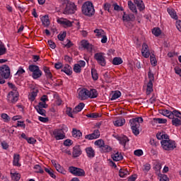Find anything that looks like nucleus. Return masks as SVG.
<instances>
[{"label":"nucleus","mask_w":181,"mask_h":181,"mask_svg":"<svg viewBox=\"0 0 181 181\" xmlns=\"http://www.w3.org/2000/svg\"><path fill=\"white\" fill-rule=\"evenodd\" d=\"M1 118L4 120V122H9L11 121V117L6 113L1 114Z\"/></svg>","instance_id":"nucleus-51"},{"label":"nucleus","mask_w":181,"mask_h":181,"mask_svg":"<svg viewBox=\"0 0 181 181\" xmlns=\"http://www.w3.org/2000/svg\"><path fill=\"white\" fill-rule=\"evenodd\" d=\"M23 73H25V69H23V68H22L21 66H20L18 68V70L16 72V75L17 76H22V74H23Z\"/></svg>","instance_id":"nucleus-60"},{"label":"nucleus","mask_w":181,"mask_h":181,"mask_svg":"<svg viewBox=\"0 0 181 181\" xmlns=\"http://www.w3.org/2000/svg\"><path fill=\"white\" fill-rule=\"evenodd\" d=\"M112 158L115 162H119V160H122L124 159V157L122 156V154L119 152H117L115 153L112 154Z\"/></svg>","instance_id":"nucleus-23"},{"label":"nucleus","mask_w":181,"mask_h":181,"mask_svg":"<svg viewBox=\"0 0 181 181\" xmlns=\"http://www.w3.org/2000/svg\"><path fill=\"white\" fill-rule=\"evenodd\" d=\"M160 144L164 151H173L176 148V141L170 139L161 141Z\"/></svg>","instance_id":"nucleus-3"},{"label":"nucleus","mask_w":181,"mask_h":181,"mask_svg":"<svg viewBox=\"0 0 181 181\" xmlns=\"http://www.w3.org/2000/svg\"><path fill=\"white\" fill-rule=\"evenodd\" d=\"M167 12L169 13L170 16H171L173 19H175V21H177L179 19V17L177 16V14H176V11H175V9L172 8H167Z\"/></svg>","instance_id":"nucleus-21"},{"label":"nucleus","mask_w":181,"mask_h":181,"mask_svg":"<svg viewBox=\"0 0 181 181\" xmlns=\"http://www.w3.org/2000/svg\"><path fill=\"white\" fill-rule=\"evenodd\" d=\"M48 105L45 102H39L38 105L35 107L36 111L40 115L46 117V110L43 108H47Z\"/></svg>","instance_id":"nucleus-9"},{"label":"nucleus","mask_w":181,"mask_h":181,"mask_svg":"<svg viewBox=\"0 0 181 181\" xmlns=\"http://www.w3.org/2000/svg\"><path fill=\"white\" fill-rule=\"evenodd\" d=\"M135 156H142L144 155V151L141 149H138L134 151Z\"/></svg>","instance_id":"nucleus-58"},{"label":"nucleus","mask_w":181,"mask_h":181,"mask_svg":"<svg viewBox=\"0 0 181 181\" xmlns=\"http://www.w3.org/2000/svg\"><path fill=\"white\" fill-rule=\"evenodd\" d=\"M66 115L70 117L71 118H74V117L73 116V112H71V107H67L66 109Z\"/></svg>","instance_id":"nucleus-62"},{"label":"nucleus","mask_w":181,"mask_h":181,"mask_svg":"<svg viewBox=\"0 0 181 181\" xmlns=\"http://www.w3.org/2000/svg\"><path fill=\"white\" fill-rule=\"evenodd\" d=\"M10 175H11V177L12 180H14V181L21 180V174L18 173V172L11 170L10 173Z\"/></svg>","instance_id":"nucleus-26"},{"label":"nucleus","mask_w":181,"mask_h":181,"mask_svg":"<svg viewBox=\"0 0 181 181\" xmlns=\"http://www.w3.org/2000/svg\"><path fill=\"white\" fill-rule=\"evenodd\" d=\"M129 173L128 170L124 169V168H121L119 171V176L120 177H127V176H128Z\"/></svg>","instance_id":"nucleus-43"},{"label":"nucleus","mask_w":181,"mask_h":181,"mask_svg":"<svg viewBox=\"0 0 181 181\" xmlns=\"http://www.w3.org/2000/svg\"><path fill=\"white\" fill-rule=\"evenodd\" d=\"M153 91V83L148 81L146 86V95H151V93Z\"/></svg>","instance_id":"nucleus-30"},{"label":"nucleus","mask_w":181,"mask_h":181,"mask_svg":"<svg viewBox=\"0 0 181 181\" xmlns=\"http://www.w3.org/2000/svg\"><path fill=\"white\" fill-rule=\"evenodd\" d=\"M68 170L69 173H71V175H73L74 176H78L81 177L83 176H86V171L77 167L70 166L69 167Z\"/></svg>","instance_id":"nucleus-7"},{"label":"nucleus","mask_w":181,"mask_h":181,"mask_svg":"<svg viewBox=\"0 0 181 181\" xmlns=\"http://www.w3.org/2000/svg\"><path fill=\"white\" fill-rule=\"evenodd\" d=\"M43 71L45 74L47 78H49V80H52V78H53V75L52 74V71H50V68L47 66H44Z\"/></svg>","instance_id":"nucleus-28"},{"label":"nucleus","mask_w":181,"mask_h":181,"mask_svg":"<svg viewBox=\"0 0 181 181\" xmlns=\"http://www.w3.org/2000/svg\"><path fill=\"white\" fill-rule=\"evenodd\" d=\"M100 130L96 129L94 130V132L90 134H88L85 136V139H88V141H92V139H97L98 138H100Z\"/></svg>","instance_id":"nucleus-15"},{"label":"nucleus","mask_w":181,"mask_h":181,"mask_svg":"<svg viewBox=\"0 0 181 181\" xmlns=\"http://www.w3.org/2000/svg\"><path fill=\"white\" fill-rule=\"evenodd\" d=\"M163 115H165V117H168V118L170 119V115H172V111H170L168 110H164L162 112Z\"/></svg>","instance_id":"nucleus-55"},{"label":"nucleus","mask_w":181,"mask_h":181,"mask_svg":"<svg viewBox=\"0 0 181 181\" xmlns=\"http://www.w3.org/2000/svg\"><path fill=\"white\" fill-rule=\"evenodd\" d=\"M62 71L67 74V76H71L73 74V69L69 64H65Z\"/></svg>","instance_id":"nucleus-20"},{"label":"nucleus","mask_w":181,"mask_h":181,"mask_svg":"<svg viewBox=\"0 0 181 181\" xmlns=\"http://www.w3.org/2000/svg\"><path fill=\"white\" fill-rule=\"evenodd\" d=\"M158 176L160 177V181H169V177H168V175L165 174H158Z\"/></svg>","instance_id":"nucleus-52"},{"label":"nucleus","mask_w":181,"mask_h":181,"mask_svg":"<svg viewBox=\"0 0 181 181\" xmlns=\"http://www.w3.org/2000/svg\"><path fill=\"white\" fill-rule=\"evenodd\" d=\"M117 139L119 141V144H121V145H123V146H125V145H127V142H129V139L127 136H120L117 138Z\"/></svg>","instance_id":"nucleus-29"},{"label":"nucleus","mask_w":181,"mask_h":181,"mask_svg":"<svg viewBox=\"0 0 181 181\" xmlns=\"http://www.w3.org/2000/svg\"><path fill=\"white\" fill-rule=\"evenodd\" d=\"M76 11H77V6L73 2H68L64 6L63 13L64 15H72L76 13Z\"/></svg>","instance_id":"nucleus-4"},{"label":"nucleus","mask_w":181,"mask_h":181,"mask_svg":"<svg viewBox=\"0 0 181 181\" xmlns=\"http://www.w3.org/2000/svg\"><path fill=\"white\" fill-rule=\"evenodd\" d=\"M54 168L56 170L59 172V173H62V175H66L67 173V171L64 170V168L59 163H54Z\"/></svg>","instance_id":"nucleus-27"},{"label":"nucleus","mask_w":181,"mask_h":181,"mask_svg":"<svg viewBox=\"0 0 181 181\" xmlns=\"http://www.w3.org/2000/svg\"><path fill=\"white\" fill-rule=\"evenodd\" d=\"M34 169L35 170L36 173H45L43 169H42V167L39 165H35Z\"/></svg>","instance_id":"nucleus-50"},{"label":"nucleus","mask_w":181,"mask_h":181,"mask_svg":"<svg viewBox=\"0 0 181 181\" xmlns=\"http://www.w3.org/2000/svg\"><path fill=\"white\" fill-rule=\"evenodd\" d=\"M37 93H39V90L37 89H33V91L28 95V99L30 101L33 103V101H35L36 97H37Z\"/></svg>","instance_id":"nucleus-22"},{"label":"nucleus","mask_w":181,"mask_h":181,"mask_svg":"<svg viewBox=\"0 0 181 181\" xmlns=\"http://www.w3.org/2000/svg\"><path fill=\"white\" fill-rule=\"evenodd\" d=\"M128 6H129L130 11H132V12H133L134 13H136V14L138 13V10H136V6H135V4H134L132 1H128Z\"/></svg>","instance_id":"nucleus-36"},{"label":"nucleus","mask_w":181,"mask_h":181,"mask_svg":"<svg viewBox=\"0 0 181 181\" xmlns=\"http://www.w3.org/2000/svg\"><path fill=\"white\" fill-rule=\"evenodd\" d=\"M78 96L77 98L81 101H84L88 98V89L87 88H79L77 91Z\"/></svg>","instance_id":"nucleus-10"},{"label":"nucleus","mask_w":181,"mask_h":181,"mask_svg":"<svg viewBox=\"0 0 181 181\" xmlns=\"http://www.w3.org/2000/svg\"><path fill=\"white\" fill-rule=\"evenodd\" d=\"M9 88H11V91L10 93H18V88L13 83H8Z\"/></svg>","instance_id":"nucleus-49"},{"label":"nucleus","mask_w":181,"mask_h":181,"mask_svg":"<svg viewBox=\"0 0 181 181\" xmlns=\"http://www.w3.org/2000/svg\"><path fill=\"white\" fill-rule=\"evenodd\" d=\"M152 33L154 35V36H160V33H162V31L160 30V28H155L152 30Z\"/></svg>","instance_id":"nucleus-47"},{"label":"nucleus","mask_w":181,"mask_h":181,"mask_svg":"<svg viewBox=\"0 0 181 181\" xmlns=\"http://www.w3.org/2000/svg\"><path fill=\"white\" fill-rule=\"evenodd\" d=\"M176 28L177 29L179 30V32H181V21L180 20H177L176 21Z\"/></svg>","instance_id":"nucleus-63"},{"label":"nucleus","mask_w":181,"mask_h":181,"mask_svg":"<svg viewBox=\"0 0 181 181\" xmlns=\"http://www.w3.org/2000/svg\"><path fill=\"white\" fill-rule=\"evenodd\" d=\"M72 144H73V142L71 139H68L64 141V146H71Z\"/></svg>","instance_id":"nucleus-61"},{"label":"nucleus","mask_w":181,"mask_h":181,"mask_svg":"<svg viewBox=\"0 0 181 181\" xmlns=\"http://www.w3.org/2000/svg\"><path fill=\"white\" fill-rule=\"evenodd\" d=\"M170 119H172V124L174 127H180V125H181L180 119H179L177 117H173V118H170Z\"/></svg>","instance_id":"nucleus-38"},{"label":"nucleus","mask_w":181,"mask_h":181,"mask_svg":"<svg viewBox=\"0 0 181 181\" xmlns=\"http://www.w3.org/2000/svg\"><path fill=\"white\" fill-rule=\"evenodd\" d=\"M41 21L44 26H49V25H50V20H49V16H43L41 18Z\"/></svg>","instance_id":"nucleus-37"},{"label":"nucleus","mask_w":181,"mask_h":181,"mask_svg":"<svg viewBox=\"0 0 181 181\" xmlns=\"http://www.w3.org/2000/svg\"><path fill=\"white\" fill-rule=\"evenodd\" d=\"M136 175H132L130 177H128V181H135L136 180Z\"/></svg>","instance_id":"nucleus-64"},{"label":"nucleus","mask_w":181,"mask_h":181,"mask_svg":"<svg viewBox=\"0 0 181 181\" xmlns=\"http://www.w3.org/2000/svg\"><path fill=\"white\" fill-rule=\"evenodd\" d=\"M156 138L160 141H166L169 139V135H168L165 132H160L157 133Z\"/></svg>","instance_id":"nucleus-17"},{"label":"nucleus","mask_w":181,"mask_h":181,"mask_svg":"<svg viewBox=\"0 0 181 181\" xmlns=\"http://www.w3.org/2000/svg\"><path fill=\"white\" fill-rule=\"evenodd\" d=\"M110 97L111 101H114V100H117L121 97V92L119 90H115L110 94Z\"/></svg>","instance_id":"nucleus-31"},{"label":"nucleus","mask_w":181,"mask_h":181,"mask_svg":"<svg viewBox=\"0 0 181 181\" xmlns=\"http://www.w3.org/2000/svg\"><path fill=\"white\" fill-rule=\"evenodd\" d=\"M19 160H21V156L19 154H14L13 160V166H21V163H19Z\"/></svg>","instance_id":"nucleus-32"},{"label":"nucleus","mask_w":181,"mask_h":181,"mask_svg":"<svg viewBox=\"0 0 181 181\" xmlns=\"http://www.w3.org/2000/svg\"><path fill=\"white\" fill-rule=\"evenodd\" d=\"M0 74L4 78L7 79L11 76V69L6 64L0 66Z\"/></svg>","instance_id":"nucleus-11"},{"label":"nucleus","mask_w":181,"mask_h":181,"mask_svg":"<svg viewBox=\"0 0 181 181\" xmlns=\"http://www.w3.org/2000/svg\"><path fill=\"white\" fill-rule=\"evenodd\" d=\"M85 151L86 153V156L90 159H93V158L95 157V150L93 148V147H87L85 148Z\"/></svg>","instance_id":"nucleus-16"},{"label":"nucleus","mask_w":181,"mask_h":181,"mask_svg":"<svg viewBox=\"0 0 181 181\" xmlns=\"http://www.w3.org/2000/svg\"><path fill=\"white\" fill-rule=\"evenodd\" d=\"M4 54H6V47H5V45L0 41V56H4Z\"/></svg>","instance_id":"nucleus-40"},{"label":"nucleus","mask_w":181,"mask_h":181,"mask_svg":"<svg viewBox=\"0 0 181 181\" xmlns=\"http://www.w3.org/2000/svg\"><path fill=\"white\" fill-rule=\"evenodd\" d=\"M19 100V92H9L7 95V102L10 105H13Z\"/></svg>","instance_id":"nucleus-5"},{"label":"nucleus","mask_w":181,"mask_h":181,"mask_svg":"<svg viewBox=\"0 0 181 181\" xmlns=\"http://www.w3.org/2000/svg\"><path fill=\"white\" fill-rule=\"evenodd\" d=\"M141 122H144V119H142V117H136L129 120L132 131L136 136L139 135V127H141Z\"/></svg>","instance_id":"nucleus-1"},{"label":"nucleus","mask_w":181,"mask_h":181,"mask_svg":"<svg viewBox=\"0 0 181 181\" xmlns=\"http://www.w3.org/2000/svg\"><path fill=\"white\" fill-rule=\"evenodd\" d=\"M150 60L152 66H156L158 62L156 61V57H155L154 54L150 56Z\"/></svg>","instance_id":"nucleus-54"},{"label":"nucleus","mask_w":181,"mask_h":181,"mask_svg":"<svg viewBox=\"0 0 181 181\" xmlns=\"http://www.w3.org/2000/svg\"><path fill=\"white\" fill-rule=\"evenodd\" d=\"M88 98H97L98 97V91L95 89H90L88 93Z\"/></svg>","instance_id":"nucleus-24"},{"label":"nucleus","mask_w":181,"mask_h":181,"mask_svg":"<svg viewBox=\"0 0 181 181\" xmlns=\"http://www.w3.org/2000/svg\"><path fill=\"white\" fill-rule=\"evenodd\" d=\"M91 74H92V78H93V80L95 81L98 80V74L97 73V70L95 69H91Z\"/></svg>","instance_id":"nucleus-46"},{"label":"nucleus","mask_w":181,"mask_h":181,"mask_svg":"<svg viewBox=\"0 0 181 181\" xmlns=\"http://www.w3.org/2000/svg\"><path fill=\"white\" fill-rule=\"evenodd\" d=\"M103 153H108L112 151V148L107 144H104L100 148Z\"/></svg>","instance_id":"nucleus-35"},{"label":"nucleus","mask_w":181,"mask_h":181,"mask_svg":"<svg viewBox=\"0 0 181 181\" xmlns=\"http://www.w3.org/2000/svg\"><path fill=\"white\" fill-rule=\"evenodd\" d=\"M18 127H21L25 129V128H26V124H25V122L23 121H18L16 128H18Z\"/></svg>","instance_id":"nucleus-56"},{"label":"nucleus","mask_w":181,"mask_h":181,"mask_svg":"<svg viewBox=\"0 0 181 181\" xmlns=\"http://www.w3.org/2000/svg\"><path fill=\"white\" fill-rule=\"evenodd\" d=\"M141 54L145 59H148V57L151 56V52H149V47L145 42H144L142 45Z\"/></svg>","instance_id":"nucleus-14"},{"label":"nucleus","mask_w":181,"mask_h":181,"mask_svg":"<svg viewBox=\"0 0 181 181\" xmlns=\"http://www.w3.org/2000/svg\"><path fill=\"white\" fill-rule=\"evenodd\" d=\"M45 170L47 173H48V175H49L51 177H52V179H56V175L54 173H53V170L49 168H45Z\"/></svg>","instance_id":"nucleus-48"},{"label":"nucleus","mask_w":181,"mask_h":181,"mask_svg":"<svg viewBox=\"0 0 181 181\" xmlns=\"http://www.w3.org/2000/svg\"><path fill=\"white\" fill-rule=\"evenodd\" d=\"M134 4L136 5L138 9L140 11H144L145 9V4H144V1L142 0H134Z\"/></svg>","instance_id":"nucleus-25"},{"label":"nucleus","mask_w":181,"mask_h":181,"mask_svg":"<svg viewBox=\"0 0 181 181\" xmlns=\"http://www.w3.org/2000/svg\"><path fill=\"white\" fill-rule=\"evenodd\" d=\"M94 33L96 34L97 37H101L105 33L103 29H95Z\"/></svg>","instance_id":"nucleus-44"},{"label":"nucleus","mask_w":181,"mask_h":181,"mask_svg":"<svg viewBox=\"0 0 181 181\" xmlns=\"http://www.w3.org/2000/svg\"><path fill=\"white\" fill-rule=\"evenodd\" d=\"M82 13L85 15V16H93L94 13H95L93 3L90 1L85 2L82 6Z\"/></svg>","instance_id":"nucleus-2"},{"label":"nucleus","mask_w":181,"mask_h":181,"mask_svg":"<svg viewBox=\"0 0 181 181\" xmlns=\"http://www.w3.org/2000/svg\"><path fill=\"white\" fill-rule=\"evenodd\" d=\"M94 58L96 60L97 63L102 66V67H105L107 64V61L105 60V54L103 52H98L95 54Z\"/></svg>","instance_id":"nucleus-8"},{"label":"nucleus","mask_w":181,"mask_h":181,"mask_svg":"<svg viewBox=\"0 0 181 181\" xmlns=\"http://www.w3.org/2000/svg\"><path fill=\"white\" fill-rule=\"evenodd\" d=\"M74 71L75 73H81V68L78 64H75L74 66Z\"/></svg>","instance_id":"nucleus-53"},{"label":"nucleus","mask_w":181,"mask_h":181,"mask_svg":"<svg viewBox=\"0 0 181 181\" xmlns=\"http://www.w3.org/2000/svg\"><path fill=\"white\" fill-rule=\"evenodd\" d=\"M123 61L121 57H115L112 60V64L115 66H119V64H122Z\"/></svg>","instance_id":"nucleus-41"},{"label":"nucleus","mask_w":181,"mask_h":181,"mask_svg":"<svg viewBox=\"0 0 181 181\" xmlns=\"http://www.w3.org/2000/svg\"><path fill=\"white\" fill-rule=\"evenodd\" d=\"M86 117H88V118H98L100 115L98 112H94L86 115Z\"/></svg>","instance_id":"nucleus-57"},{"label":"nucleus","mask_w":181,"mask_h":181,"mask_svg":"<svg viewBox=\"0 0 181 181\" xmlns=\"http://www.w3.org/2000/svg\"><path fill=\"white\" fill-rule=\"evenodd\" d=\"M65 37H66V32H64V33L58 35V39H59V40H61V42H63V40H64Z\"/></svg>","instance_id":"nucleus-59"},{"label":"nucleus","mask_w":181,"mask_h":181,"mask_svg":"<svg viewBox=\"0 0 181 181\" xmlns=\"http://www.w3.org/2000/svg\"><path fill=\"white\" fill-rule=\"evenodd\" d=\"M81 46L82 47H83V49H86V50H88V52L93 51V45L89 44L88 41L86 40H83L81 41Z\"/></svg>","instance_id":"nucleus-18"},{"label":"nucleus","mask_w":181,"mask_h":181,"mask_svg":"<svg viewBox=\"0 0 181 181\" xmlns=\"http://www.w3.org/2000/svg\"><path fill=\"white\" fill-rule=\"evenodd\" d=\"M168 120H166V119H162V118L153 119V124H166Z\"/></svg>","instance_id":"nucleus-42"},{"label":"nucleus","mask_w":181,"mask_h":181,"mask_svg":"<svg viewBox=\"0 0 181 181\" xmlns=\"http://www.w3.org/2000/svg\"><path fill=\"white\" fill-rule=\"evenodd\" d=\"M30 71L33 73L32 77L34 80L40 78L42 77V71L39 69V66L36 65H30L28 67Z\"/></svg>","instance_id":"nucleus-6"},{"label":"nucleus","mask_w":181,"mask_h":181,"mask_svg":"<svg viewBox=\"0 0 181 181\" xmlns=\"http://www.w3.org/2000/svg\"><path fill=\"white\" fill-rule=\"evenodd\" d=\"M105 144V143L104 142V140H103V139H98L95 141V145L96 146H98V148H100V149L103 148V146H104Z\"/></svg>","instance_id":"nucleus-45"},{"label":"nucleus","mask_w":181,"mask_h":181,"mask_svg":"<svg viewBox=\"0 0 181 181\" xmlns=\"http://www.w3.org/2000/svg\"><path fill=\"white\" fill-rule=\"evenodd\" d=\"M83 135V133L77 129H73L72 130V136L76 138L77 139H80Z\"/></svg>","instance_id":"nucleus-33"},{"label":"nucleus","mask_w":181,"mask_h":181,"mask_svg":"<svg viewBox=\"0 0 181 181\" xmlns=\"http://www.w3.org/2000/svg\"><path fill=\"white\" fill-rule=\"evenodd\" d=\"M81 153H82V151H81V148H80V146H75L73 148L72 155L74 158H78V156H80Z\"/></svg>","instance_id":"nucleus-19"},{"label":"nucleus","mask_w":181,"mask_h":181,"mask_svg":"<svg viewBox=\"0 0 181 181\" xmlns=\"http://www.w3.org/2000/svg\"><path fill=\"white\" fill-rule=\"evenodd\" d=\"M85 104L83 103H79L76 107L74 109L73 112L74 114H77V112H80L82 111L83 108L85 107Z\"/></svg>","instance_id":"nucleus-34"},{"label":"nucleus","mask_w":181,"mask_h":181,"mask_svg":"<svg viewBox=\"0 0 181 181\" xmlns=\"http://www.w3.org/2000/svg\"><path fill=\"white\" fill-rule=\"evenodd\" d=\"M57 22L59 25H62L63 28H71L73 26V23L66 18H58Z\"/></svg>","instance_id":"nucleus-13"},{"label":"nucleus","mask_w":181,"mask_h":181,"mask_svg":"<svg viewBox=\"0 0 181 181\" xmlns=\"http://www.w3.org/2000/svg\"><path fill=\"white\" fill-rule=\"evenodd\" d=\"M115 127H122L125 124V119H119L113 122Z\"/></svg>","instance_id":"nucleus-39"},{"label":"nucleus","mask_w":181,"mask_h":181,"mask_svg":"<svg viewBox=\"0 0 181 181\" xmlns=\"http://www.w3.org/2000/svg\"><path fill=\"white\" fill-rule=\"evenodd\" d=\"M52 135L57 141H60L66 138V133L63 132V130H60V129H54L52 132Z\"/></svg>","instance_id":"nucleus-12"}]
</instances>
